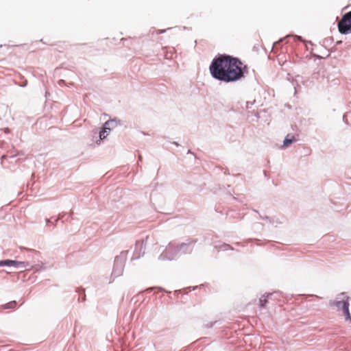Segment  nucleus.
I'll list each match as a JSON object with an SVG mask.
<instances>
[{
  "label": "nucleus",
  "instance_id": "1",
  "mask_svg": "<svg viewBox=\"0 0 351 351\" xmlns=\"http://www.w3.org/2000/svg\"><path fill=\"white\" fill-rule=\"evenodd\" d=\"M243 63L237 58L219 55L213 59L210 71L213 77L225 82H235L243 77Z\"/></svg>",
  "mask_w": 351,
  "mask_h": 351
},
{
  "label": "nucleus",
  "instance_id": "2",
  "mask_svg": "<svg viewBox=\"0 0 351 351\" xmlns=\"http://www.w3.org/2000/svg\"><path fill=\"white\" fill-rule=\"evenodd\" d=\"M350 299L347 293H341L337 296L336 300L330 302V304L335 306L338 311L342 312V315L346 322H351V315L349 310Z\"/></svg>",
  "mask_w": 351,
  "mask_h": 351
},
{
  "label": "nucleus",
  "instance_id": "3",
  "mask_svg": "<svg viewBox=\"0 0 351 351\" xmlns=\"http://www.w3.org/2000/svg\"><path fill=\"white\" fill-rule=\"evenodd\" d=\"M338 29L342 34L351 33V11L346 13L338 22Z\"/></svg>",
  "mask_w": 351,
  "mask_h": 351
},
{
  "label": "nucleus",
  "instance_id": "4",
  "mask_svg": "<svg viewBox=\"0 0 351 351\" xmlns=\"http://www.w3.org/2000/svg\"><path fill=\"white\" fill-rule=\"evenodd\" d=\"M29 264L26 262H21L12 260H5L0 261V266H13L15 267L26 268Z\"/></svg>",
  "mask_w": 351,
  "mask_h": 351
},
{
  "label": "nucleus",
  "instance_id": "5",
  "mask_svg": "<svg viewBox=\"0 0 351 351\" xmlns=\"http://www.w3.org/2000/svg\"><path fill=\"white\" fill-rule=\"evenodd\" d=\"M114 121H108L105 123L104 126L102 129V130L100 132L99 134V138L100 139H104L106 137V132H107V130H110V128H107V125H113Z\"/></svg>",
  "mask_w": 351,
  "mask_h": 351
},
{
  "label": "nucleus",
  "instance_id": "6",
  "mask_svg": "<svg viewBox=\"0 0 351 351\" xmlns=\"http://www.w3.org/2000/svg\"><path fill=\"white\" fill-rule=\"evenodd\" d=\"M17 303L15 300L10 301L5 304L0 306L1 310L14 309L16 307Z\"/></svg>",
  "mask_w": 351,
  "mask_h": 351
},
{
  "label": "nucleus",
  "instance_id": "7",
  "mask_svg": "<svg viewBox=\"0 0 351 351\" xmlns=\"http://www.w3.org/2000/svg\"><path fill=\"white\" fill-rule=\"evenodd\" d=\"M295 141V138L293 135L288 134L284 140L283 145L285 147H287Z\"/></svg>",
  "mask_w": 351,
  "mask_h": 351
},
{
  "label": "nucleus",
  "instance_id": "8",
  "mask_svg": "<svg viewBox=\"0 0 351 351\" xmlns=\"http://www.w3.org/2000/svg\"><path fill=\"white\" fill-rule=\"evenodd\" d=\"M267 302V300L266 299H261L260 300V305L263 307V306H265V304Z\"/></svg>",
  "mask_w": 351,
  "mask_h": 351
}]
</instances>
